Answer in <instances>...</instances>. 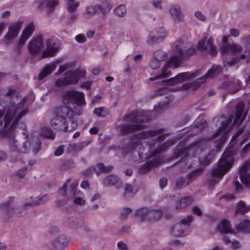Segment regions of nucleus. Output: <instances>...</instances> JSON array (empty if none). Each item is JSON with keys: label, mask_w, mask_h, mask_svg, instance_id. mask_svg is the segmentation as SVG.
Instances as JSON below:
<instances>
[{"label": "nucleus", "mask_w": 250, "mask_h": 250, "mask_svg": "<svg viewBox=\"0 0 250 250\" xmlns=\"http://www.w3.org/2000/svg\"><path fill=\"white\" fill-rule=\"evenodd\" d=\"M196 49L201 51H208L212 56L216 55L217 53V48L213 45L212 39L210 38L208 40L206 44L205 41L202 40L199 42L196 48L191 47L183 52L181 48H177V53L173 56L169 62L165 64L163 68L162 72L155 77L150 78V81H155L157 80H162L160 81L161 83H170V84H175L180 83L183 81L188 80L191 78H194L200 74L201 70H197L194 72H186L179 73L175 77L167 80H162L165 78L168 77L170 72L167 71V67H171L173 65L174 67H177L178 64L181 62L184 59L194 54L196 51Z\"/></svg>", "instance_id": "obj_1"}, {"label": "nucleus", "mask_w": 250, "mask_h": 250, "mask_svg": "<svg viewBox=\"0 0 250 250\" xmlns=\"http://www.w3.org/2000/svg\"><path fill=\"white\" fill-rule=\"evenodd\" d=\"M164 129L160 128L156 130L143 131L135 134L131 136V140L133 143H136L138 139H144L153 137L158 135L156 138L151 141L147 142L148 145L149 154L145 158L150 159L154 157L152 160H149L141 166L139 168V173L145 174L149 172L153 167H158L160 163L159 154L163 151H165L172 144L170 142H167L159 145L156 149H154L156 141L163 140L165 134L164 133Z\"/></svg>", "instance_id": "obj_2"}, {"label": "nucleus", "mask_w": 250, "mask_h": 250, "mask_svg": "<svg viewBox=\"0 0 250 250\" xmlns=\"http://www.w3.org/2000/svg\"><path fill=\"white\" fill-rule=\"evenodd\" d=\"M22 103L19 102L16 104L10 100L4 116L3 126L0 129V137H14L16 125L21 118L28 112L27 109H22Z\"/></svg>", "instance_id": "obj_3"}, {"label": "nucleus", "mask_w": 250, "mask_h": 250, "mask_svg": "<svg viewBox=\"0 0 250 250\" xmlns=\"http://www.w3.org/2000/svg\"><path fill=\"white\" fill-rule=\"evenodd\" d=\"M123 120L132 122V124H125L119 125L118 128L122 135H127L141 129L143 124L151 119L148 112L145 111H136L125 115Z\"/></svg>", "instance_id": "obj_4"}, {"label": "nucleus", "mask_w": 250, "mask_h": 250, "mask_svg": "<svg viewBox=\"0 0 250 250\" xmlns=\"http://www.w3.org/2000/svg\"><path fill=\"white\" fill-rule=\"evenodd\" d=\"M85 72L83 69H78L74 71L67 72L65 77L58 79L55 82L57 86H64L69 84H75L82 78L84 77Z\"/></svg>", "instance_id": "obj_5"}, {"label": "nucleus", "mask_w": 250, "mask_h": 250, "mask_svg": "<svg viewBox=\"0 0 250 250\" xmlns=\"http://www.w3.org/2000/svg\"><path fill=\"white\" fill-rule=\"evenodd\" d=\"M1 209L9 217H21L24 215L26 212L23 206H16L13 197H10L6 203L1 205Z\"/></svg>", "instance_id": "obj_6"}, {"label": "nucleus", "mask_w": 250, "mask_h": 250, "mask_svg": "<svg viewBox=\"0 0 250 250\" xmlns=\"http://www.w3.org/2000/svg\"><path fill=\"white\" fill-rule=\"evenodd\" d=\"M63 103L72 105L73 108L80 106L85 104L84 94L82 92L70 90L66 92L63 96Z\"/></svg>", "instance_id": "obj_7"}, {"label": "nucleus", "mask_w": 250, "mask_h": 250, "mask_svg": "<svg viewBox=\"0 0 250 250\" xmlns=\"http://www.w3.org/2000/svg\"><path fill=\"white\" fill-rule=\"evenodd\" d=\"M232 120V118L231 119H229L227 121H223L221 123L220 126L219 127L218 130L214 132L212 135L209 137H205L204 140L205 141H209L218 136L219 138L217 139L216 147L217 150L221 147L222 145L224 143L226 140L225 135L229 131L228 127L229 124L231 123Z\"/></svg>", "instance_id": "obj_8"}, {"label": "nucleus", "mask_w": 250, "mask_h": 250, "mask_svg": "<svg viewBox=\"0 0 250 250\" xmlns=\"http://www.w3.org/2000/svg\"><path fill=\"white\" fill-rule=\"evenodd\" d=\"M233 161L229 156L226 157L225 154L218 162L216 167L213 169L212 175L217 178L222 177L231 167Z\"/></svg>", "instance_id": "obj_9"}, {"label": "nucleus", "mask_w": 250, "mask_h": 250, "mask_svg": "<svg viewBox=\"0 0 250 250\" xmlns=\"http://www.w3.org/2000/svg\"><path fill=\"white\" fill-rule=\"evenodd\" d=\"M222 70L223 68L221 65H213L211 68L208 71L203 77L193 83L186 84L184 85V88L185 89H196L200 86L201 83H204L206 78H213L220 74L222 72Z\"/></svg>", "instance_id": "obj_10"}, {"label": "nucleus", "mask_w": 250, "mask_h": 250, "mask_svg": "<svg viewBox=\"0 0 250 250\" xmlns=\"http://www.w3.org/2000/svg\"><path fill=\"white\" fill-rule=\"evenodd\" d=\"M23 137L18 140H15V138L10 141V149L13 151H16L19 153H26L28 152L30 143L29 140V137L26 132H23Z\"/></svg>", "instance_id": "obj_11"}, {"label": "nucleus", "mask_w": 250, "mask_h": 250, "mask_svg": "<svg viewBox=\"0 0 250 250\" xmlns=\"http://www.w3.org/2000/svg\"><path fill=\"white\" fill-rule=\"evenodd\" d=\"M194 217L192 215L187 216L181 219L179 223L175 224L172 228L171 233L176 237H181L185 235V231L190 225L193 221Z\"/></svg>", "instance_id": "obj_12"}, {"label": "nucleus", "mask_w": 250, "mask_h": 250, "mask_svg": "<svg viewBox=\"0 0 250 250\" xmlns=\"http://www.w3.org/2000/svg\"><path fill=\"white\" fill-rule=\"evenodd\" d=\"M167 36V32L164 28H156L149 33L147 42L151 45L160 43L166 38Z\"/></svg>", "instance_id": "obj_13"}, {"label": "nucleus", "mask_w": 250, "mask_h": 250, "mask_svg": "<svg viewBox=\"0 0 250 250\" xmlns=\"http://www.w3.org/2000/svg\"><path fill=\"white\" fill-rule=\"evenodd\" d=\"M62 111L64 113H65V116L69 119L70 122L68 124H66V122L65 123V131H72L77 127L78 125V121L74 118L75 112L71 107H69L68 106L62 107Z\"/></svg>", "instance_id": "obj_14"}, {"label": "nucleus", "mask_w": 250, "mask_h": 250, "mask_svg": "<svg viewBox=\"0 0 250 250\" xmlns=\"http://www.w3.org/2000/svg\"><path fill=\"white\" fill-rule=\"evenodd\" d=\"M46 48L42 52V58H45L53 56L60 49L59 45L54 38L48 39L46 41Z\"/></svg>", "instance_id": "obj_15"}, {"label": "nucleus", "mask_w": 250, "mask_h": 250, "mask_svg": "<svg viewBox=\"0 0 250 250\" xmlns=\"http://www.w3.org/2000/svg\"><path fill=\"white\" fill-rule=\"evenodd\" d=\"M43 46V42L42 36L39 35L34 37L28 43V51L31 54L34 55L40 53Z\"/></svg>", "instance_id": "obj_16"}, {"label": "nucleus", "mask_w": 250, "mask_h": 250, "mask_svg": "<svg viewBox=\"0 0 250 250\" xmlns=\"http://www.w3.org/2000/svg\"><path fill=\"white\" fill-rule=\"evenodd\" d=\"M69 240V238L66 235H60L50 242L48 246L51 249L62 250L67 246Z\"/></svg>", "instance_id": "obj_17"}, {"label": "nucleus", "mask_w": 250, "mask_h": 250, "mask_svg": "<svg viewBox=\"0 0 250 250\" xmlns=\"http://www.w3.org/2000/svg\"><path fill=\"white\" fill-rule=\"evenodd\" d=\"M22 24V22L21 21H18L11 23L9 25L8 30L4 36L5 40L10 41L17 37L19 33Z\"/></svg>", "instance_id": "obj_18"}, {"label": "nucleus", "mask_w": 250, "mask_h": 250, "mask_svg": "<svg viewBox=\"0 0 250 250\" xmlns=\"http://www.w3.org/2000/svg\"><path fill=\"white\" fill-rule=\"evenodd\" d=\"M244 108L245 104L243 103H239L236 105L233 124L239 125L245 120L247 113L244 111Z\"/></svg>", "instance_id": "obj_19"}, {"label": "nucleus", "mask_w": 250, "mask_h": 250, "mask_svg": "<svg viewBox=\"0 0 250 250\" xmlns=\"http://www.w3.org/2000/svg\"><path fill=\"white\" fill-rule=\"evenodd\" d=\"M34 31V26L33 23L28 24L23 30L21 36L17 49L20 50L24 44L27 39L32 35Z\"/></svg>", "instance_id": "obj_20"}, {"label": "nucleus", "mask_w": 250, "mask_h": 250, "mask_svg": "<svg viewBox=\"0 0 250 250\" xmlns=\"http://www.w3.org/2000/svg\"><path fill=\"white\" fill-rule=\"evenodd\" d=\"M250 167L249 161L245 162L239 169V175L241 181L246 186L250 187V174L248 173V170Z\"/></svg>", "instance_id": "obj_21"}, {"label": "nucleus", "mask_w": 250, "mask_h": 250, "mask_svg": "<svg viewBox=\"0 0 250 250\" xmlns=\"http://www.w3.org/2000/svg\"><path fill=\"white\" fill-rule=\"evenodd\" d=\"M70 179H68L67 181L64 184L63 186L60 188V194H61L63 196L67 198V199H70L72 197H73L76 193L77 187L78 186V183H73L71 184L70 186V189L69 190L68 192L67 191V183L70 181Z\"/></svg>", "instance_id": "obj_22"}, {"label": "nucleus", "mask_w": 250, "mask_h": 250, "mask_svg": "<svg viewBox=\"0 0 250 250\" xmlns=\"http://www.w3.org/2000/svg\"><path fill=\"white\" fill-rule=\"evenodd\" d=\"M102 184L104 186H115L117 188H120L123 187L122 181L117 176L109 175L101 179Z\"/></svg>", "instance_id": "obj_23"}, {"label": "nucleus", "mask_w": 250, "mask_h": 250, "mask_svg": "<svg viewBox=\"0 0 250 250\" xmlns=\"http://www.w3.org/2000/svg\"><path fill=\"white\" fill-rule=\"evenodd\" d=\"M222 86L230 93H235L240 90V81L236 79L228 80L223 83Z\"/></svg>", "instance_id": "obj_24"}, {"label": "nucleus", "mask_w": 250, "mask_h": 250, "mask_svg": "<svg viewBox=\"0 0 250 250\" xmlns=\"http://www.w3.org/2000/svg\"><path fill=\"white\" fill-rule=\"evenodd\" d=\"M66 119L63 116H57L51 121V125L58 130L65 131Z\"/></svg>", "instance_id": "obj_25"}, {"label": "nucleus", "mask_w": 250, "mask_h": 250, "mask_svg": "<svg viewBox=\"0 0 250 250\" xmlns=\"http://www.w3.org/2000/svg\"><path fill=\"white\" fill-rule=\"evenodd\" d=\"M88 144L86 142L69 144L66 147V151L69 153H75L82 150L87 146Z\"/></svg>", "instance_id": "obj_26"}, {"label": "nucleus", "mask_w": 250, "mask_h": 250, "mask_svg": "<svg viewBox=\"0 0 250 250\" xmlns=\"http://www.w3.org/2000/svg\"><path fill=\"white\" fill-rule=\"evenodd\" d=\"M40 4L39 8L42 9L46 8L50 13H52L55 9V7L58 4L57 0H39Z\"/></svg>", "instance_id": "obj_27"}, {"label": "nucleus", "mask_w": 250, "mask_h": 250, "mask_svg": "<svg viewBox=\"0 0 250 250\" xmlns=\"http://www.w3.org/2000/svg\"><path fill=\"white\" fill-rule=\"evenodd\" d=\"M169 12L172 19L175 21L181 22L184 21V17L182 14L181 8L179 5H174L172 6L169 9Z\"/></svg>", "instance_id": "obj_28"}, {"label": "nucleus", "mask_w": 250, "mask_h": 250, "mask_svg": "<svg viewBox=\"0 0 250 250\" xmlns=\"http://www.w3.org/2000/svg\"><path fill=\"white\" fill-rule=\"evenodd\" d=\"M96 5L98 14L101 13L103 15H107L113 6L109 0L104 1L101 4H97Z\"/></svg>", "instance_id": "obj_29"}, {"label": "nucleus", "mask_w": 250, "mask_h": 250, "mask_svg": "<svg viewBox=\"0 0 250 250\" xmlns=\"http://www.w3.org/2000/svg\"><path fill=\"white\" fill-rule=\"evenodd\" d=\"M218 229L221 233L225 234L228 233L235 234V231L231 228L229 221L226 219H224L222 221L218 226Z\"/></svg>", "instance_id": "obj_30"}, {"label": "nucleus", "mask_w": 250, "mask_h": 250, "mask_svg": "<svg viewBox=\"0 0 250 250\" xmlns=\"http://www.w3.org/2000/svg\"><path fill=\"white\" fill-rule=\"evenodd\" d=\"M125 192L123 197L125 199L131 197L132 195L135 194L138 191V188L132 184L128 183L125 184L124 186Z\"/></svg>", "instance_id": "obj_31"}, {"label": "nucleus", "mask_w": 250, "mask_h": 250, "mask_svg": "<svg viewBox=\"0 0 250 250\" xmlns=\"http://www.w3.org/2000/svg\"><path fill=\"white\" fill-rule=\"evenodd\" d=\"M56 64L55 63L46 65L45 67L42 69L38 76L39 80H43L47 76L50 74L56 68Z\"/></svg>", "instance_id": "obj_32"}, {"label": "nucleus", "mask_w": 250, "mask_h": 250, "mask_svg": "<svg viewBox=\"0 0 250 250\" xmlns=\"http://www.w3.org/2000/svg\"><path fill=\"white\" fill-rule=\"evenodd\" d=\"M149 210V208L145 207L139 208L135 211V215L142 222L148 221Z\"/></svg>", "instance_id": "obj_33"}, {"label": "nucleus", "mask_w": 250, "mask_h": 250, "mask_svg": "<svg viewBox=\"0 0 250 250\" xmlns=\"http://www.w3.org/2000/svg\"><path fill=\"white\" fill-rule=\"evenodd\" d=\"M192 202V198L191 197L187 196L179 200L175 206L176 210L183 209L186 208L188 206L190 205Z\"/></svg>", "instance_id": "obj_34"}, {"label": "nucleus", "mask_w": 250, "mask_h": 250, "mask_svg": "<svg viewBox=\"0 0 250 250\" xmlns=\"http://www.w3.org/2000/svg\"><path fill=\"white\" fill-rule=\"evenodd\" d=\"M237 231H242L245 233H250V221L245 220L241 221L236 225Z\"/></svg>", "instance_id": "obj_35"}, {"label": "nucleus", "mask_w": 250, "mask_h": 250, "mask_svg": "<svg viewBox=\"0 0 250 250\" xmlns=\"http://www.w3.org/2000/svg\"><path fill=\"white\" fill-rule=\"evenodd\" d=\"M204 168L200 167L188 174L186 176V178L188 179L189 183L190 184L194 181L197 177L201 174Z\"/></svg>", "instance_id": "obj_36"}, {"label": "nucleus", "mask_w": 250, "mask_h": 250, "mask_svg": "<svg viewBox=\"0 0 250 250\" xmlns=\"http://www.w3.org/2000/svg\"><path fill=\"white\" fill-rule=\"evenodd\" d=\"M163 212L160 210H149L148 221H157L162 217Z\"/></svg>", "instance_id": "obj_37"}, {"label": "nucleus", "mask_w": 250, "mask_h": 250, "mask_svg": "<svg viewBox=\"0 0 250 250\" xmlns=\"http://www.w3.org/2000/svg\"><path fill=\"white\" fill-rule=\"evenodd\" d=\"M41 134L44 137L51 140H54L55 137V134L53 130L50 128L45 126L42 128Z\"/></svg>", "instance_id": "obj_38"}, {"label": "nucleus", "mask_w": 250, "mask_h": 250, "mask_svg": "<svg viewBox=\"0 0 250 250\" xmlns=\"http://www.w3.org/2000/svg\"><path fill=\"white\" fill-rule=\"evenodd\" d=\"M189 184V183L186 177H180L178 178L176 180L175 184V188L176 189H179Z\"/></svg>", "instance_id": "obj_39"}, {"label": "nucleus", "mask_w": 250, "mask_h": 250, "mask_svg": "<svg viewBox=\"0 0 250 250\" xmlns=\"http://www.w3.org/2000/svg\"><path fill=\"white\" fill-rule=\"evenodd\" d=\"M68 226L73 229H77L80 226L79 219L75 218H68L66 221Z\"/></svg>", "instance_id": "obj_40"}, {"label": "nucleus", "mask_w": 250, "mask_h": 250, "mask_svg": "<svg viewBox=\"0 0 250 250\" xmlns=\"http://www.w3.org/2000/svg\"><path fill=\"white\" fill-rule=\"evenodd\" d=\"M93 113L97 116L102 118H104L108 115V111L104 107L95 108Z\"/></svg>", "instance_id": "obj_41"}, {"label": "nucleus", "mask_w": 250, "mask_h": 250, "mask_svg": "<svg viewBox=\"0 0 250 250\" xmlns=\"http://www.w3.org/2000/svg\"><path fill=\"white\" fill-rule=\"evenodd\" d=\"M213 159V154L210 152L208 153L202 160L201 161L200 165L202 167H204L211 163Z\"/></svg>", "instance_id": "obj_42"}, {"label": "nucleus", "mask_w": 250, "mask_h": 250, "mask_svg": "<svg viewBox=\"0 0 250 250\" xmlns=\"http://www.w3.org/2000/svg\"><path fill=\"white\" fill-rule=\"evenodd\" d=\"M207 123L206 120L202 119L199 122H197L194 125V129L196 132H200L207 126Z\"/></svg>", "instance_id": "obj_43"}, {"label": "nucleus", "mask_w": 250, "mask_h": 250, "mask_svg": "<svg viewBox=\"0 0 250 250\" xmlns=\"http://www.w3.org/2000/svg\"><path fill=\"white\" fill-rule=\"evenodd\" d=\"M41 142L39 139H36L34 142L30 143L29 148H31L34 153L36 154L41 150Z\"/></svg>", "instance_id": "obj_44"}, {"label": "nucleus", "mask_w": 250, "mask_h": 250, "mask_svg": "<svg viewBox=\"0 0 250 250\" xmlns=\"http://www.w3.org/2000/svg\"><path fill=\"white\" fill-rule=\"evenodd\" d=\"M76 166V164L73 160H68L63 162L61 166L62 170H66L70 168H73Z\"/></svg>", "instance_id": "obj_45"}, {"label": "nucleus", "mask_w": 250, "mask_h": 250, "mask_svg": "<svg viewBox=\"0 0 250 250\" xmlns=\"http://www.w3.org/2000/svg\"><path fill=\"white\" fill-rule=\"evenodd\" d=\"M114 12L119 17H123L126 14V9L124 5H121L116 8Z\"/></svg>", "instance_id": "obj_46"}, {"label": "nucleus", "mask_w": 250, "mask_h": 250, "mask_svg": "<svg viewBox=\"0 0 250 250\" xmlns=\"http://www.w3.org/2000/svg\"><path fill=\"white\" fill-rule=\"evenodd\" d=\"M67 9L69 12H73L77 9L79 3H76L75 0H67Z\"/></svg>", "instance_id": "obj_47"}, {"label": "nucleus", "mask_w": 250, "mask_h": 250, "mask_svg": "<svg viewBox=\"0 0 250 250\" xmlns=\"http://www.w3.org/2000/svg\"><path fill=\"white\" fill-rule=\"evenodd\" d=\"M153 56L155 59L162 62L166 59V53L162 50H159L154 52Z\"/></svg>", "instance_id": "obj_48"}, {"label": "nucleus", "mask_w": 250, "mask_h": 250, "mask_svg": "<svg viewBox=\"0 0 250 250\" xmlns=\"http://www.w3.org/2000/svg\"><path fill=\"white\" fill-rule=\"evenodd\" d=\"M249 209L246 206V204L244 202L240 201L239 203V204L237 206L236 209V213H240L242 214H244L246 212H248Z\"/></svg>", "instance_id": "obj_49"}, {"label": "nucleus", "mask_w": 250, "mask_h": 250, "mask_svg": "<svg viewBox=\"0 0 250 250\" xmlns=\"http://www.w3.org/2000/svg\"><path fill=\"white\" fill-rule=\"evenodd\" d=\"M97 167L100 170L106 172H110L113 169V167L112 166H108L107 167H105L103 163H98L97 165Z\"/></svg>", "instance_id": "obj_50"}, {"label": "nucleus", "mask_w": 250, "mask_h": 250, "mask_svg": "<svg viewBox=\"0 0 250 250\" xmlns=\"http://www.w3.org/2000/svg\"><path fill=\"white\" fill-rule=\"evenodd\" d=\"M232 48L231 52L233 54L239 53L243 51V47L239 44H232Z\"/></svg>", "instance_id": "obj_51"}, {"label": "nucleus", "mask_w": 250, "mask_h": 250, "mask_svg": "<svg viewBox=\"0 0 250 250\" xmlns=\"http://www.w3.org/2000/svg\"><path fill=\"white\" fill-rule=\"evenodd\" d=\"M160 61L154 58L150 62V66L153 69H158L160 66Z\"/></svg>", "instance_id": "obj_52"}, {"label": "nucleus", "mask_w": 250, "mask_h": 250, "mask_svg": "<svg viewBox=\"0 0 250 250\" xmlns=\"http://www.w3.org/2000/svg\"><path fill=\"white\" fill-rule=\"evenodd\" d=\"M186 152L183 149H177L174 153L173 158L178 159L180 157L185 156Z\"/></svg>", "instance_id": "obj_53"}, {"label": "nucleus", "mask_w": 250, "mask_h": 250, "mask_svg": "<svg viewBox=\"0 0 250 250\" xmlns=\"http://www.w3.org/2000/svg\"><path fill=\"white\" fill-rule=\"evenodd\" d=\"M96 9L97 8H96V5H95L94 6L90 5L86 8V12L87 14H90V15H94L95 14H98Z\"/></svg>", "instance_id": "obj_54"}, {"label": "nucleus", "mask_w": 250, "mask_h": 250, "mask_svg": "<svg viewBox=\"0 0 250 250\" xmlns=\"http://www.w3.org/2000/svg\"><path fill=\"white\" fill-rule=\"evenodd\" d=\"M132 212V209L130 208H126L123 209L121 215L123 218L126 219L128 215Z\"/></svg>", "instance_id": "obj_55"}, {"label": "nucleus", "mask_w": 250, "mask_h": 250, "mask_svg": "<svg viewBox=\"0 0 250 250\" xmlns=\"http://www.w3.org/2000/svg\"><path fill=\"white\" fill-rule=\"evenodd\" d=\"M93 170H95V168L94 167H90L84 171L83 174L86 177H90L93 174Z\"/></svg>", "instance_id": "obj_56"}, {"label": "nucleus", "mask_w": 250, "mask_h": 250, "mask_svg": "<svg viewBox=\"0 0 250 250\" xmlns=\"http://www.w3.org/2000/svg\"><path fill=\"white\" fill-rule=\"evenodd\" d=\"M231 46H232L231 44H225L224 45H223L222 46V50H221L222 53L225 54V53H226L229 52H231V48H232Z\"/></svg>", "instance_id": "obj_57"}, {"label": "nucleus", "mask_w": 250, "mask_h": 250, "mask_svg": "<svg viewBox=\"0 0 250 250\" xmlns=\"http://www.w3.org/2000/svg\"><path fill=\"white\" fill-rule=\"evenodd\" d=\"M234 185L236 191L238 192H240L242 190L243 186L239 183L238 181L235 180L234 181Z\"/></svg>", "instance_id": "obj_58"}, {"label": "nucleus", "mask_w": 250, "mask_h": 250, "mask_svg": "<svg viewBox=\"0 0 250 250\" xmlns=\"http://www.w3.org/2000/svg\"><path fill=\"white\" fill-rule=\"evenodd\" d=\"M27 169V167H23L18 171L17 175L20 178H23L26 174Z\"/></svg>", "instance_id": "obj_59"}, {"label": "nucleus", "mask_w": 250, "mask_h": 250, "mask_svg": "<svg viewBox=\"0 0 250 250\" xmlns=\"http://www.w3.org/2000/svg\"><path fill=\"white\" fill-rule=\"evenodd\" d=\"M73 202L77 205H83L85 204V200H83L82 198L77 197L74 199Z\"/></svg>", "instance_id": "obj_60"}, {"label": "nucleus", "mask_w": 250, "mask_h": 250, "mask_svg": "<svg viewBox=\"0 0 250 250\" xmlns=\"http://www.w3.org/2000/svg\"><path fill=\"white\" fill-rule=\"evenodd\" d=\"M240 62V59L239 57H234L230 61L227 62V64L229 66H232L235 65L236 63L239 62Z\"/></svg>", "instance_id": "obj_61"}, {"label": "nucleus", "mask_w": 250, "mask_h": 250, "mask_svg": "<svg viewBox=\"0 0 250 250\" xmlns=\"http://www.w3.org/2000/svg\"><path fill=\"white\" fill-rule=\"evenodd\" d=\"M167 184V180L166 178H162L159 181V186L161 189L166 187Z\"/></svg>", "instance_id": "obj_62"}, {"label": "nucleus", "mask_w": 250, "mask_h": 250, "mask_svg": "<svg viewBox=\"0 0 250 250\" xmlns=\"http://www.w3.org/2000/svg\"><path fill=\"white\" fill-rule=\"evenodd\" d=\"M50 197L47 195H44L41 198H40L38 200L39 201V204L40 205L43 204L49 201Z\"/></svg>", "instance_id": "obj_63"}, {"label": "nucleus", "mask_w": 250, "mask_h": 250, "mask_svg": "<svg viewBox=\"0 0 250 250\" xmlns=\"http://www.w3.org/2000/svg\"><path fill=\"white\" fill-rule=\"evenodd\" d=\"M64 147V146H60L55 151V155L56 156H59L61 155L63 152Z\"/></svg>", "instance_id": "obj_64"}]
</instances>
